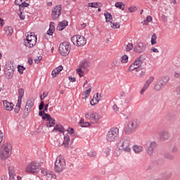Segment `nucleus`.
<instances>
[{
    "instance_id": "obj_17",
    "label": "nucleus",
    "mask_w": 180,
    "mask_h": 180,
    "mask_svg": "<svg viewBox=\"0 0 180 180\" xmlns=\"http://www.w3.org/2000/svg\"><path fill=\"white\" fill-rule=\"evenodd\" d=\"M34 106V98H30L27 100L26 105H25V110L27 112H30V108Z\"/></svg>"
},
{
    "instance_id": "obj_23",
    "label": "nucleus",
    "mask_w": 180,
    "mask_h": 180,
    "mask_svg": "<svg viewBox=\"0 0 180 180\" xmlns=\"http://www.w3.org/2000/svg\"><path fill=\"white\" fill-rule=\"evenodd\" d=\"M62 70H63V68L61 65H60L58 68L53 69L52 72H51V75H52L53 78H56V77H57L58 75V74H60V72H61Z\"/></svg>"
},
{
    "instance_id": "obj_24",
    "label": "nucleus",
    "mask_w": 180,
    "mask_h": 180,
    "mask_svg": "<svg viewBox=\"0 0 180 180\" xmlns=\"http://www.w3.org/2000/svg\"><path fill=\"white\" fill-rule=\"evenodd\" d=\"M132 148L135 154H140V153H142L143 150V146L137 145L134 146Z\"/></svg>"
},
{
    "instance_id": "obj_40",
    "label": "nucleus",
    "mask_w": 180,
    "mask_h": 180,
    "mask_svg": "<svg viewBox=\"0 0 180 180\" xmlns=\"http://www.w3.org/2000/svg\"><path fill=\"white\" fill-rule=\"evenodd\" d=\"M94 98L96 101V103H98L99 102V101H101V99H102V96L97 93L96 96H94Z\"/></svg>"
},
{
    "instance_id": "obj_63",
    "label": "nucleus",
    "mask_w": 180,
    "mask_h": 180,
    "mask_svg": "<svg viewBox=\"0 0 180 180\" xmlns=\"http://www.w3.org/2000/svg\"><path fill=\"white\" fill-rule=\"evenodd\" d=\"M44 106V112H48L49 110V104H46Z\"/></svg>"
},
{
    "instance_id": "obj_7",
    "label": "nucleus",
    "mask_w": 180,
    "mask_h": 180,
    "mask_svg": "<svg viewBox=\"0 0 180 180\" xmlns=\"http://www.w3.org/2000/svg\"><path fill=\"white\" fill-rule=\"evenodd\" d=\"M11 154H12V145L7 143L0 150V158L1 160H6L11 157Z\"/></svg>"
},
{
    "instance_id": "obj_4",
    "label": "nucleus",
    "mask_w": 180,
    "mask_h": 180,
    "mask_svg": "<svg viewBox=\"0 0 180 180\" xmlns=\"http://www.w3.org/2000/svg\"><path fill=\"white\" fill-rule=\"evenodd\" d=\"M37 43V37L33 32H30L26 34V39L24 41V45L25 47L32 49L36 46Z\"/></svg>"
},
{
    "instance_id": "obj_48",
    "label": "nucleus",
    "mask_w": 180,
    "mask_h": 180,
    "mask_svg": "<svg viewBox=\"0 0 180 180\" xmlns=\"http://www.w3.org/2000/svg\"><path fill=\"white\" fill-rule=\"evenodd\" d=\"M44 109V101H41L39 105V110H43Z\"/></svg>"
},
{
    "instance_id": "obj_10",
    "label": "nucleus",
    "mask_w": 180,
    "mask_h": 180,
    "mask_svg": "<svg viewBox=\"0 0 180 180\" xmlns=\"http://www.w3.org/2000/svg\"><path fill=\"white\" fill-rule=\"evenodd\" d=\"M71 51V46L68 41L63 42L59 46V52L61 56H68Z\"/></svg>"
},
{
    "instance_id": "obj_51",
    "label": "nucleus",
    "mask_w": 180,
    "mask_h": 180,
    "mask_svg": "<svg viewBox=\"0 0 180 180\" xmlns=\"http://www.w3.org/2000/svg\"><path fill=\"white\" fill-rule=\"evenodd\" d=\"M67 131L69 134H74V129L71 127H69L68 129H67Z\"/></svg>"
},
{
    "instance_id": "obj_52",
    "label": "nucleus",
    "mask_w": 180,
    "mask_h": 180,
    "mask_svg": "<svg viewBox=\"0 0 180 180\" xmlns=\"http://www.w3.org/2000/svg\"><path fill=\"white\" fill-rule=\"evenodd\" d=\"M129 11L131 13L136 12V11H137V8L136 6L130 7V8H129Z\"/></svg>"
},
{
    "instance_id": "obj_56",
    "label": "nucleus",
    "mask_w": 180,
    "mask_h": 180,
    "mask_svg": "<svg viewBox=\"0 0 180 180\" xmlns=\"http://www.w3.org/2000/svg\"><path fill=\"white\" fill-rule=\"evenodd\" d=\"M145 75H146V72L141 71L140 72L139 75H138V77H139V78H143Z\"/></svg>"
},
{
    "instance_id": "obj_45",
    "label": "nucleus",
    "mask_w": 180,
    "mask_h": 180,
    "mask_svg": "<svg viewBox=\"0 0 180 180\" xmlns=\"http://www.w3.org/2000/svg\"><path fill=\"white\" fill-rule=\"evenodd\" d=\"M127 51H131L133 50V44L129 43L126 47Z\"/></svg>"
},
{
    "instance_id": "obj_3",
    "label": "nucleus",
    "mask_w": 180,
    "mask_h": 180,
    "mask_svg": "<svg viewBox=\"0 0 180 180\" xmlns=\"http://www.w3.org/2000/svg\"><path fill=\"white\" fill-rule=\"evenodd\" d=\"M139 126H140V121L138 120H132L129 121L127 125L124 127L125 134H131V133H134L139 128Z\"/></svg>"
},
{
    "instance_id": "obj_58",
    "label": "nucleus",
    "mask_w": 180,
    "mask_h": 180,
    "mask_svg": "<svg viewBox=\"0 0 180 180\" xmlns=\"http://www.w3.org/2000/svg\"><path fill=\"white\" fill-rule=\"evenodd\" d=\"M105 155L108 157V155H109V154H110V148H106V149L105 150Z\"/></svg>"
},
{
    "instance_id": "obj_13",
    "label": "nucleus",
    "mask_w": 180,
    "mask_h": 180,
    "mask_svg": "<svg viewBox=\"0 0 180 180\" xmlns=\"http://www.w3.org/2000/svg\"><path fill=\"white\" fill-rule=\"evenodd\" d=\"M61 5L56 6L52 9L51 18L53 20H57L61 15Z\"/></svg>"
},
{
    "instance_id": "obj_62",
    "label": "nucleus",
    "mask_w": 180,
    "mask_h": 180,
    "mask_svg": "<svg viewBox=\"0 0 180 180\" xmlns=\"http://www.w3.org/2000/svg\"><path fill=\"white\" fill-rule=\"evenodd\" d=\"M153 20V17L148 16L146 17V22H151Z\"/></svg>"
},
{
    "instance_id": "obj_6",
    "label": "nucleus",
    "mask_w": 180,
    "mask_h": 180,
    "mask_svg": "<svg viewBox=\"0 0 180 180\" xmlns=\"http://www.w3.org/2000/svg\"><path fill=\"white\" fill-rule=\"evenodd\" d=\"M71 41L73 43L74 46H76L77 47H81L86 44V39H85V37L80 34L72 37Z\"/></svg>"
},
{
    "instance_id": "obj_5",
    "label": "nucleus",
    "mask_w": 180,
    "mask_h": 180,
    "mask_svg": "<svg viewBox=\"0 0 180 180\" xmlns=\"http://www.w3.org/2000/svg\"><path fill=\"white\" fill-rule=\"evenodd\" d=\"M53 131H59V133H63L64 136L63 143V145L65 148H68V147H70V135L68 134H64L65 131V129H64V127L61 124H56L55 127L53 129Z\"/></svg>"
},
{
    "instance_id": "obj_55",
    "label": "nucleus",
    "mask_w": 180,
    "mask_h": 180,
    "mask_svg": "<svg viewBox=\"0 0 180 180\" xmlns=\"http://www.w3.org/2000/svg\"><path fill=\"white\" fill-rule=\"evenodd\" d=\"M112 109L113 110L117 113V112H119V108H117V105L116 104H115L113 106H112Z\"/></svg>"
},
{
    "instance_id": "obj_19",
    "label": "nucleus",
    "mask_w": 180,
    "mask_h": 180,
    "mask_svg": "<svg viewBox=\"0 0 180 180\" xmlns=\"http://www.w3.org/2000/svg\"><path fill=\"white\" fill-rule=\"evenodd\" d=\"M164 86H165V84H162L161 82H158V80H156V82L153 84V89L157 92H160V91H161V89H162Z\"/></svg>"
},
{
    "instance_id": "obj_14",
    "label": "nucleus",
    "mask_w": 180,
    "mask_h": 180,
    "mask_svg": "<svg viewBox=\"0 0 180 180\" xmlns=\"http://www.w3.org/2000/svg\"><path fill=\"white\" fill-rule=\"evenodd\" d=\"M154 79H155L154 77L153 76L149 77L148 79L145 82V84L143 85V88L140 91L141 95H143L144 91L148 89L150 84L154 82Z\"/></svg>"
},
{
    "instance_id": "obj_32",
    "label": "nucleus",
    "mask_w": 180,
    "mask_h": 180,
    "mask_svg": "<svg viewBox=\"0 0 180 180\" xmlns=\"http://www.w3.org/2000/svg\"><path fill=\"white\" fill-rule=\"evenodd\" d=\"M54 124H56V120H53V118L48 120V122H46L47 127H53V126H54Z\"/></svg>"
},
{
    "instance_id": "obj_44",
    "label": "nucleus",
    "mask_w": 180,
    "mask_h": 180,
    "mask_svg": "<svg viewBox=\"0 0 180 180\" xmlns=\"http://www.w3.org/2000/svg\"><path fill=\"white\" fill-rule=\"evenodd\" d=\"M88 6L90 8H98L99 6L98 3H89Z\"/></svg>"
},
{
    "instance_id": "obj_54",
    "label": "nucleus",
    "mask_w": 180,
    "mask_h": 180,
    "mask_svg": "<svg viewBox=\"0 0 180 180\" xmlns=\"http://www.w3.org/2000/svg\"><path fill=\"white\" fill-rule=\"evenodd\" d=\"M96 101H95V98H93V99H91V101H90V105H91V106H95V105H96Z\"/></svg>"
},
{
    "instance_id": "obj_28",
    "label": "nucleus",
    "mask_w": 180,
    "mask_h": 180,
    "mask_svg": "<svg viewBox=\"0 0 180 180\" xmlns=\"http://www.w3.org/2000/svg\"><path fill=\"white\" fill-rule=\"evenodd\" d=\"M160 140H168V137H169V134L167 131H162L160 134Z\"/></svg>"
},
{
    "instance_id": "obj_33",
    "label": "nucleus",
    "mask_w": 180,
    "mask_h": 180,
    "mask_svg": "<svg viewBox=\"0 0 180 180\" xmlns=\"http://www.w3.org/2000/svg\"><path fill=\"white\" fill-rule=\"evenodd\" d=\"M21 106H22V103L18 101L14 108L15 113H18V112H20Z\"/></svg>"
},
{
    "instance_id": "obj_50",
    "label": "nucleus",
    "mask_w": 180,
    "mask_h": 180,
    "mask_svg": "<svg viewBox=\"0 0 180 180\" xmlns=\"http://www.w3.org/2000/svg\"><path fill=\"white\" fill-rule=\"evenodd\" d=\"M53 33H54V30L49 28L46 32V34H48L49 36H53Z\"/></svg>"
},
{
    "instance_id": "obj_60",
    "label": "nucleus",
    "mask_w": 180,
    "mask_h": 180,
    "mask_svg": "<svg viewBox=\"0 0 180 180\" xmlns=\"http://www.w3.org/2000/svg\"><path fill=\"white\" fill-rule=\"evenodd\" d=\"M165 157L167 158V160H172L174 158V156H172L171 154H167Z\"/></svg>"
},
{
    "instance_id": "obj_31",
    "label": "nucleus",
    "mask_w": 180,
    "mask_h": 180,
    "mask_svg": "<svg viewBox=\"0 0 180 180\" xmlns=\"http://www.w3.org/2000/svg\"><path fill=\"white\" fill-rule=\"evenodd\" d=\"M104 16L105 18V21L106 22H110L112 19H113V17L112 16V14H110L109 12H105L104 13Z\"/></svg>"
},
{
    "instance_id": "obj_46",
    "label": "nucleus",
    "mask_w": 180,
    "mask_h": 180,
    "mask_svg": "<svg viewBox=\"0 0 180 180\" xmlns=\"http://www.w3.org/2000/svg\"><path fill=\"white\" fill-rule=\"evenodd\" d=\"M18 72H20V74H23V70H26V68L20 65H19L18 66Z\"/></svg>"
},
{
    "instance_id": "obj_20",
    "label": "nucleus",
    "mask_w": 180,
    "mask_h": 180,
    "mask_svg": "<svg viewBox=\"0 0 180 180\" xmlns=\"http://www.w3.org/2000/svg\"><path fill=\"white\" fill-rule=\"evenodd\" d=\"M157 81L158 82H160V84H162L163 85H167V84H168V81H169V77L165 75V76H162L160 77H159Z\"/></svg>"
},
{
    "instance_id": "obj_12",
    "label": "nucleus",
    "mask_w": 180,
    "mask_h": 180,
    "mask_svg": "<svg viewBox=\"0 0 180 180\" xmlns=\"http://www.w3.org/2000/svg\"><path fill=\"white\" fill-rule=\"evenodd\" d=\"M85 118L87 119V120H91L92 123H96V121L101 119V116H99V115L95 112H86L85 115Z\"/></svg>"
},
{
    "instance_id": "obj_37",
    "label": "nucleus",
    "mask_w": 180,
    "mask_h": 180,
    "mask_svg": "<svg viewBox=\"0 0 180 180\" xmlns=\"http://www.w3.org/2000/svg\"><path fill=\"white\" fill-rule=\"evenodd\" d=\"M151 44L154 46V44H157V34H153L151 37Z\"/></svg>"
},
{
    "instance_id": "obj_59",
    "label": "nucleus",
    "mask_w": 180,
    "mask_h": 180,
    "mask_svg": "<svg viewBox=\"0 0 180 180\" xmlns=\"http://www.w3.org/2000/svg\"><path fill=\"white\" fill-rule=\"evenodd\" d=\"M88 155L89 157H95V155H96V152H89Z\"/></svg>"
},
{
    "instance_id": "obj_1",
    "label": "nucleus",
    "mask_w": 180,
    "mask_h": 180,
    "mask_svg": "<svg viewBox=\"0 0 180 180\" xmlns=\"http://www.w3.org/2000/svg\"><path fill=\"white\" fill-rule=\"evenodd\" d=\"M117 148L120 151L124 153H131V148L130 147V138L127 136L122 137L117 143Z\"/></svg>"
},
{
    "instance_id": "obj_64",
    "label": "nucleus",
    "mask_w": 180,
    "mask_h": 180,
    "mask_svg": "<svg viewBox=\"0 0 180 180\" xmlns=\"http://www.w3.org/2000/svg\"><path fill=\"white\" fill-rule=\"evenodd\" d=\"M174 77L175 78H180V73H178V72L175 73L174 74Z\"/></svg>"
},
{
    "instance_id": "obj_15",
    "label": "nucleus",
    "mask_w": 180,
    "mask_h": 180,
    "mask_svg": "<svg viewBox=\"0 0 180 180\" xmlns=\"http://www.w3.org/2000/svg\"><path fill=\"white\" fill-rule=\"evenodd\" d=\"M157 148V142L152 141L150 143L149 146H148L147 153L150 157L154 154V150Z\"/></svg>"
},
{
    "instance_id": "obj_34",
    "label": "nucleus",
    "mask_w": 180,
    "mask_h": 180,
    "mask_svg": "<svg viewBox=\"0 0 180 180\" xmlns=\"http://www.w3.org/2000/svg\"><path fill=\"white\" fill-rule=\"evenodd\" d=\"M129 62V56L127 55H124L121 58V63L122 64H126Z\"/></svg>"
},
{
    "instance_id": "obj_42",
    "label": "nucleus",
    "mask_w": 180,
    "mask_h": 180,
    "mask_svg": "<svg viewBox=\"0 0 180 180\" xmlns=\"http://www.w3.org/2000/svg\"><path fill=\"white\" fill-rule=\"evenodd\" d=\"M29 6V4L25 2V0L22 1V4L20 6V10H23L24 8H27Z\"/></svg>"
},
{
    "instance_id": "obj_22",
    "label": "nucleus",
    "mask_w": 180,
    "mask_h": 180,
    "mask_svg": "<svg viewBox=\"0 0 180 180\" xmlns=\"http://www.w3.org/2000/svg\"><path fill=\"white\" fill-rule=\"evenodd\" d=\"M68 26V22L67 20H63L62 22H59L57 27V30L61 32L65 29V27Z\"/></svg>"
},
{
    "instance_id": "obj_43",
    "label": "nucleus",
    "mask_w": 180,
    "mask_h": 180,
    "mask_svg": "<svg viewBox=\"0 0 180 180\" xmlns=\"http://www.w3.org/2000/svg\"><path fill=\"white\" fill-rule=\"evenodd\" d=\"M43 120H47V122L49 120H51V117L50 116V115L47 114V113H44V115L42 117Z\"/></svg>"
},
{
    "instance_id": "obj_16",
    "label": "nucleus",
    "mask_w": 180,
    "mask_h": 180,
    "mask_svg": "<svg viewBox=\"0 0 180 180\" xmlns=\"http://www.w3.org/2000/svg\"><path fill=\"white\" fill-rule=\"evenodd\" d=\"M134 51H135V53H143V51H146V45L140 42L134 46Z\"/></svg>"
},
{
    "instance_id": "obj_53",
    "label": "nucleus",
    "mask_w": 180,
    "mask_h": 180,
    "mask_svg": "<svg viewBox=\"0 0 180 180\" xmlns=\"http://www.w3.org/2000/svg\"><path fill=\"white\" fill-rule=\"evenodd\" d=\"M54 25V22H50L49 29H52V30H56V27Z\"/></svg>"
},
{
    "instance_id": "obj_9",
    "label": "nucleus",
    "mask_w": 180,
    "mask_h": 180,
    "mask_svg": "<svg viewBox=\"0 0 180 180\" xmlns=\"http://www.w3.org/2000/svg\"><path fill=\"white\" fill-rule=\"evenodd\" d=\"M39 168L40 165L39 163L33 161L30 162L25 167V172H27L28 174H38Z\"/></svg>"
},
{
    "instance_id": "obj_11",
    "label": "nucleus",
    "mask_w": 180,
    "mask_h": 180,
    "mask_svg": "<svg viewBox=\"0 0 180 180\" xmlns=\"http://www.w3.org/2000/svg\"><path fill=\"white\" fill-rule=\"evenodd\" d=\"M89 61L86 59H84L81 61L79 65V68L77 69V73L79 75V77H84V72L85 70H86L89 67Z\"/></svg>"
},
{
    "instance_id": "obj_2",
    "label": "nucleus",
    "mask_w": 180,
    "mask_h": 180,
    "mask_svg": "<svg viewBox=\"0 0 180 180\" xmlns=\"http://www.w3.org/2000/svg\"><path fill=\"white\" fill-rule=\"evenodd\" d=\"M108 143H115L119 139V128L112 127L106 134L105 137Z\"/></svg>"
},
{
    "instance_id": "obj_38",
    "label": "nucleus",
    "mask_w": 180,
    "mask_h": 180,
    "mask_svg": "<svg viewBox=\"0 0 180 180\" xmlns=\"http://www.w3.org/2000/svg\"><path fill=\"white\" fill-rule=\"evenodd\" d=\"M80 124L82 127H89V126H91V124L89 122H84V119H82L80 120Z\"/></svg>"
},
{
    "instance_id": "obj_61",
    "label": "nucleus",
    "mask_w": 180,
    "mask_h": 180,
    "mask_svg": "<svg viewBox=\"0 0 180 180\" xmlns=\"http://www.w3.org/2000/svg\"><path fill=\"white\" fill-rule=\"evenodd\" d=\"M151 51H153V53H160V51H158V49H156V48H152Z\"/></svg>"
},
{
    "instance_id": "obj_47",
    "label": "nucleus",
    "mask_w": 180,
    "mask_h": 180,
    "mask_svg": "<svg viewBox=\"0 0 180 180\" xmlns=\"http://www.w3.org/2000/svg\"><path fill=\"white\" fill-rule=\"evenodd\" d=\"M18 15L20 16V18L23 20V19H25V13H23V12H22V10H20V12L18 13Z\"/></svg>"
},
{
    "instance_id": "obj_18",
    "label": "nucleus",
    "mask_w": 180,
    "mask_h": 180,
    "mask_svg": "<svg viewBox=\"0 0 180 180\" xmlns=\"http://www.w3.org/2000/svg\"><path fill=\"white\" fill-rule=\"evenodd\" d=\"M3 105H4V108L6 110H13V106H15V105L13 104V103H11L8 101H3Z\"/></svg>"
},
{
    "instance_id": "obj_36",
    "label": "nucleus",
    "mask_w": 180,
    "mask_h": 180,
    "mask_svg": "<svg viewBox=\"0 0 180 180\" xmlns=\"http://www.w3.org/2000/svg\"><path fill=\"white\" fill-rule=\"evenodd\" d=\"M115 7L119 8V9H121L122 11H124V5L122 2L115 3Z\"/></svg>"
},
{
    "instance_id": "obj_30",
    "label": "nucleus",
    "mask_w": 180,
    "mask_h": 180,
    "mask_svg": "<svg viewBox=\"0 0 180 180\" xmlns=\"http://www.w3.org/2000/svg\"><path fill=\"white\" fill-rule=\"evenodd\" d=\"M133 63L136 65L141 67V65L143 64V56H139L137 58Z\"/></svg>"
},
{
    "instance_id": "obj_35",
    "label": "nucleus",
    "mask_w": 180,
    "mask_h": 180,
    "mask_svg": "<svg viewBox=\"0 0 180 180\" xmlns=\"http://www.w3.org/2000/svg\"><path fill=\"white\" fill-rule=\"evenodd\" d=\"M110 23L112 29H119V27H120L119 22H112V21H110Z\"/></svg>"
},
{
    "instance_id": "obj_49",
    "label": "nucleus",
    "mask_w": 180,
    "mask_h": 180,
    "mask_svg": "<svg viewBox=\"0 0 180 180\" xmlns=\"http://www.w3.org/2000/svg\"><path fill=\"white\" fill-rule=\"evenodd\" d=\"M25 0H15V5H18L19 8L20 6L22 5V4H23V1Z\"/></svg>"
},
{
    "instance_id": "obj_8",
    "label": "nucleus",
    "mask_w": 180,
    "mask_h": 180,
    "mask_svg": "<svg viewBox=\"0 0 180 180\" xmlns=\"http://www.w3.org/2000/svg\"><path fill=\"white\" fill-rule=\"evenodd\" d=\"M65 160L61 156H58L55 162L54 169L56 172H63L65 169Z\"/></svg>"
},
{
    "instance_id": "obj_26",
    "label": "nucleus",
    "mask_w": 180,
    "mask_h": 180,
    "mask_svg": "<svg viewBox=\"0 0 180 180\" xmlns=\"http://www.w3.org/2000/svg\"><path fill=\"white\" fill-rule=\"evenodd\" d=\"M139 68H140V66L135 65V63H132L129 66L128 71L131 72V71H134V70H136V72H139Z\"/></svg>"
},
{
    "instance_id": "obj_27",
    "label": "nucleus",
    "mask_w": 180,
    "mask_h": 180,
    "mask_svg": "<svg viewBox=\"0 0 180 180\" xmlns=\"http://www.w3.org/2000/svg\"><path fill=\"white\" fill-rule=\"evenodd\" d=\"M4 31L7 36H12V33H13V28H12L11 26L6 27H4Z\"/></svg>"
},
{
    "instance_id": "obj_41",
    "label": "nucleus",
    "mask_w": 180,
    "mask_h": 180,
    "mask_svg": "<svg viewBox=\"0 0 180 180\" xmlns=\"http://www.w3.org/2000/svg\"><path fill=\"white\" fill-rule=\"evenodd\" d=\"M8 174L10 176L9 180H15V176H16V175H15V174L13 173V170L9 169Z\"/></svg>"
},
{
    "instance_id": "obj_25",
    "label": "nucleus",
    "mask_w": 180,
    "mask_h": 180,
    "mask_svg": "<svg viewBox=\"0 0 180 180\" xmlns=\"http://www.w3.org/2000/svg\"><path fill=\"white\" fill-rule=\"evenodd\" d=\"M25 96V90L23 89H20L18 90V102H20L22 103V99Z\"/></svg>"
},
{
    "instance_id": "obj_57",
    "label": "nucleus",
    "mask_w": 180,
    "mask_h": 180,
    "mask_svg": "<svg viewBox=\"0 0 180 180\" xmlns=\"http://www.w3.org/2000/svg\"><path fill=\"white\" fill-rule=\"evenodd\" d=\"M4 136H5V134L2 133V131H0V144L2 143V140H4Z\"/></svg>"
},
{
    "instance_id": "obj_29",
    "label": "nucleus",
    "mask_w": 180,
    "mask_h": 180,
    "mask_svg": "<svg viewBox=\"0 0 180 180\" xmlns=\"http://www.w3.org/2000/svg\"><path fill=\"white\" fill-rule=\"evenodd\" d=\"M91 89L89 88L84 92L82 93V99H85L86 101L87 98H89V95L91 94Z\"/></svg>"
},
{
    "instance_id": "obj_39",
    "label": "nucleus",
    "mask_w": 180,
    "mask_h": 180,
    "mask_svg": "<svg viewBox=\"0 0 180 180\" xmlns=\"http://www.w3.org/2000/svg\"><path fill=\"white\" fill-rule=\"evenodd\" d=\"M5 75H6V78H7V79H11V78H12V77H13V72H9V70H7V71H6Z\"/></svg>"
},
{
    "instance_id": "obj_21",
    "label": "nucleus",
    "mask_w": 180,
    "mask_h": 180,
    "mask_svg": "<svg viewBox=\"0 0 180 180\" xmlns=\"http://www.w3.org/2000/svg\"><path fill=\"white\" fill-rule=\"evenodd\" d=\"M41 173L48 178H54L53 172L47 170V169H41Z\"/></svg>"
}]
</instances>
